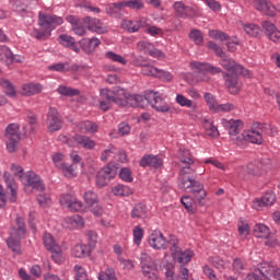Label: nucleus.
Segmentation results:
<instances>
[{
	"label": "nucleus",
	"mask_w": 280,
	"mask_h": 280,
	"mask_svg": "<svg viewBox=\"0 0 280 280\" xmlns=\"http://www.w3.org/2000/svg\"><path fill=\"white\" fill-rule=\"evenodd\" d=\"M100 95V108L104 110V113L110 110L113 104H117V106H131L132 108H145V106L150 105L158 113L170 112L167 102L161 96V93L154 91H149L145 96H143L137 94L130 95L121 88L114 90L102 89Z\"/></svg>",
	"instance_id": "obj_1"
},
{
	"label": "nucleus",
	"mask_w": 280,
	"mask_h": 280,
	"mask_svg": "<svg viewBox=\"0 0 280 280\" xmlns=\"http://www.w3.org/2000/svg\"><path fill=\"white\" fill-rule=\"evenodd\" d=\"M62 23H65V21L58 15L39 13L38 25L40 28H34L33 36L37 40H47V38L51 36V32H54L58 25H62Z\"/></svg>",
	"instance_id": "obj_2"
},
{
	"label": "nucleus",
	"mask_w": 280,
	"mask_h": 280,
	"mask_svg": "<svg viewBox=\"0 0 280 280\" xmlns=\"http://www.w3.org/2000/svg\"><path fill=\"white\" fill-rule=\"evenodd\" d=\"M244 280H280V269L272 262H260Z\"/></svg>",
	"instance_id": "obj_3"
},
{
	"label": "nucleus",
	"mask_w": 280,
	"mask_h": 280,
	"mask_svg": "<svg viewBox=\"0 0 280 280\" xmlns=\"http://www.w3.org/2000/svg\"><path fill=\"white\" fill-rule=\"evenodd\" d=\"M189 66L190 69L198 71V74L195 79L197 84L199 82H210L211 78L205 73H211V75H218V73H222V68L214 67L213 65L207 62L191 61Z\"/></svg>",
	"instance_id": "obj_4"
},
{
	"label": "nucleus",
	"mask_w": 280,
	"mask_h": 280,
	"mask_svg": "<svg viewBox=\"0 0 280 280\" xmlns=\"http://www.w3.org/2000/svg\"><path fill=\"white\" fill-rule=\"evenodd\" d=\"M4 141L7 150L10 154H14L19 150V142L21 141V133H19V125L10 124L4 131Z\"/></svg>",
	"instance_id": "obj_5"
},
{
	"label": "nucleus",
	"mask_w": 280,
	"mask_h": 280,
	"mask_svg": "<svg viewBox=\"0 0 280 280\" xmlns=\"http://www.w3.org/2000/svg\"><path fill=\"white\" fill-rule=\"evenodd\" d=\"M136 67H142L141 71L143 75H149L151 78H159V80H163L164 82H172L173 75L168 71L163 69L154 68V66L145 65L141 62L139 59L135 61Z\"/></svg>",
	"instance_id": "obj_6"
},
{
	"label": "nucleus",
	"mask_w": 280,
	"mask_h": 280,
	"mask_svg": "<svg viewBox=\"0 0 280 280\" xmlns=\"http://www.w3.org/2000/svg\"><path fill=\"white\" fill-rule=\"evenodd\" d=\"M115 176H117V167L115 164L109 163L98 171L96 176L97 187H106V185H108V183H110Z\"/></svg>",
	"instance_id": "obj_7"
},
{
	"label": "nucleus",
	"mask_w": 280,
	"mask_h": 280,
	"mask_svg": "<svg viewBox=\"0 0 280 280\" xmlns=\"http://www.w3.org/2000/svg\"><path fill=\"white\" fill-rule=\"evenodd\" d=\"M47 128L50 132H58V130L62 129L65 121L62 120V116L56 109V107H50L47 114Z\"/></svg>",
	"instance_id": "obj_8"
},
{
	"label": "nucleus",
	"mask_w": 280,
	"mask_h": 280,
	"mask_svg": "<svg viewBox=\"0 0 280 280\" xmlns=\"http://www.w3.org/2000/svg\"><path fill=\"white\" fill-rule=\"evenodd\" d=\"M196 174V168H194L191 165L186 164V166L182 167L179 170L178 174V187L179 189H183V191H187V188L189 185H191V180H195L196 178L191 177Z\"/></svg>",
	"instance_id": "obj_9"
},
{
	"label": "nucleus",
	"mask_w": 280,
	"mask_h": 280,
	"mask_svg": "<svg viewBox=\"0 0 280 280\" xmlns=\"http://www.w3.org/2000/svg\"><path fill=\"white\" fill-rule=\"evenodd\" d=\"M84 202L88 205L94 215L100 218L104 213V208L100 203V199L97 198V194L93 190H88L83 195Z\"/></svg>",
	"instance_id": "obj_10"
},
{
	"label": "nucleus",
	"mask_w": 280,
	"mask_h": 280,
	"mask_svg": "<svg viewBox=\"0 0 280 280\" xmlns=\"http://www.w3.org/2000/svg\"><path fill=\"white\" fill-rule=\"evenodd\" d=\"M187 189H191V194L195 198V202H198L199 207L205 205V198H207V190H205V186L196 180H190V185H188Z\"/></svg>",
	"instance_id": "obj_11"
},
{
	"label": "nucleus",
	"mask_w": 280,
	"mask_h": 280,
	"mask_svg": "<svg viewBox=\"0 0 280 280\" xmlns=\"http://www.w3.org/2000/svg\"><path fill=\"white\" fill-rule=\"evenodd\" d=\"M221 67L226 69V71H230V73H241L243 78H250L252 75L250 70L237 65V62H235L233 59H222Z\"/></svg>",
	"instance_id": "obj_12"
},
{
	"label": "nucleus",
	"mask_w": 280,
	"mask_h": 280,
	"mask_svg": "<svg viewBox=\"0 0 280 280\" xmlns=\"http://www.w3.org/2000/svg\"><path fill=\"white\" fill-rule=\"evenodd\" d=\"M237 75H242V73L223 72V80H225V86L229 89L232 95L240 93V89H242V84H240Z\"/></svg>",
	"instance_id": "obj_13"
},
{
	"label": "nucleus",
	"mask_w": 280,
	"mask_h": 280,
	"mask_svg": "<svg viewBox=\"0 0 280 280\" xmlns=\"http://www.w3.org/2000/svg\"><path fill=\"white\" fill-rule=\"evenodd\" d=\"M149 244L151 248L161 250L167 248V238L163 235V232L154 230L149 236Z\"/></svg>",
	"instance_id": "obj_14"
},
{
	"label": "nucleus",
	"mask_w": 280,
	"mask_h": 280,
	"mask_svg": "<svg viewBox=\"0 0 280 280\" xmlns=\"http://www.w3.org/2000/svg\"><path fill=\"white\" fill-rule=\"evenodd\" d=\"M222 126L225 130H228L230 137H237V135L241 133L244 128V122H242L240 119H222Z\"/></svg>",
	"instance_id": "obj_15"
},
{
	"label": "nucleus",
	"mask_w": 280,
	"mask_h": 280,
	"mask_svg": "<svg viewBox=\"0 0 280 280\" xmlns=\"http://www.w3.org/2000/svg\"><path fill=\"white\" fill-rule=\"evenodd\" d=\"M275 202H277V196L270 190L265 192L260 199L254 200L253 208L259 210L261 207H272Z\"/></svg>",
	"instance_id": "obj_16"
},
{
	"label": "nucleus",
	"mask_w": 280,
	"mask_h": 280,
	"mask_svg": "<svg viewBox=\"0 0 280 280\" xmlns=\"http://www.w3.org/2000/svg\"><path fill=\"white\" fill-rule=\"evenodd\" d=\"M254 7L266 16H276L277 14V8L268 0H254Z\"/></svg>",
	"instance_id": "obj_17"
},
{
	"label": "nucleus",
	"mask_w": 280,
	"mask_h": 280,
	"mask_svg": "<svg viewBox=\"0 0 280 280\" xmlns=\"http://www.w3.org/2000/svg\"><path fill=\"white\" fill-rule=\"evenodd\" d=\"M137 48L142 54H149V56H152V58H165V54L156 49L150 42H139Z\"/></svg>",
	"instance_id": "obj_18"
},
{
	"label": "nucleus",
	"mask_w": 280,
	"mask_h": 280,
	"mask_svg": "<svg viewBox=\"0 0 280 280\" xmlns=\"http://www.w3.org/2000/svg\"><path fill=\"white\" fill-rule=\"evenodd\" d=\"M26 178V187H32V189H35L36 191H43L45 189V184L43 183V179L34 173V172H27L25 174Z\"/></svg>",
	"instance_id": "obj_19"
},
{
	"label": "nucleus",
	"mask_w": 280,
	"mask_h": 280,
	"mask_svg": "<svg viewBox=\"0 0 280 280\" xmlns=\"http://www.w3.org/2000/svg\"><path fill=\"white\" fill-rule=\"evenodd\" d=\"M83 25L90 30V32H96V34H104L106 28L103 25L100 19L85 16L83 19Z\"/></svg>",
	"instance_id": "obj_20"
},
{
	"label": "nucleus",
	"mask_w": 280,
	"mask_h": 280,
	"mask_svg": "<svg viewBox=\"0 0 280 280\" xmlns=\"http://www.w3.org/2000/svg\"><path fill=\"white\" fill-rule=\"evenodd\" d=\"M262 30L265 31V34L268 36L269 40H272L273 43H280V31L273 23L270 21H264Z\"/></svg>",
	"instance_id": "obj_21"
},
{
	"label": "nucleus",
	"mask_w": 280,
	"mask_h": 280,
	"mask_svg": "<svg viewBox=\"0 0 280 280\" xmlns=\"http://www.w3.org/2000/svg\"><path fill=\"white\" fill-rule=\"evenodd\" d=\"M140 166L141 167H154L155 170H159V167H163V160L159 158L158 155H144L140 160Z\"/></svg>",
	"instance_id": "obj_22"
},
{
	"label": "nucleus",
	"mask_w": 280,
	"mask_h": 280,
	"mask_svg": "<svg viewBox=\"0 0 280 280\" xmlns=\"http://www.w3.org/2000/svg\"><path fill=\"white\" fill-rule=\"evenodd\" d=\"M261 175V167L257 164L249 163L246 167H243L238 176L244 180H248V176H260Z\"/></svg>",
	"instance_id": "obj_23"
},
{
	"label": "nucleus",
	"mask_w": 280,
	"mask_h": 280,
	"mask_svg": "<svg viewBox=\"0 0 280 280\" xmlns=\"http://www.w3.org/2000/svg\"><path fill=\"white\" fill-rule=\"evenodd\" d=\"M100 45H102V40H100L97 37L83 38L80 40V46L85 54H93V51H95Z\"/></svg>",
	"instance_id": "obj_24"
},
{
	"label": "nucleus",
	"mask_w": 280,
	"mask_h": 280,
	"mask_svg": "<svg viewBox=\"0 0 280 280\" xmlns=\"http://www.w3.org/2000/svg\"><path fill=\"white\" fill-rule=\"evenodd\" d=\"M58 43L61 44L62 47H66L67 49H72V51H75V54H80V47H78L75 38H73L71 35H59Z\"/></svg>",
	"instance_id": "obj_25"
},
{
	"label": "nucleus",
	"mask_w": 280,
	"mask_h": 280,
	"mask_svg": "<svg viewBox=\"0 0 280 280\" xmlns=\"http://www.w3.org/2000/svg\"><path fill=\"white\" fill-rule=\"evenodd\" d=\"M172 255L175 261L182 264V266H185L191 261V257H194V252H191V249H186L185 252H183V249L179 247V250H175Z\"/></svg>",
	"instance_id": "obj_26"
},
{
	"label": "nucleus",
	"mask_w": 280,
	"mask_h": 280,
	"mask_svg": "<svg viewBox=\"0 0 280 280\" xmlns=\"http://www.w3.org/2000/svg\"><path fill=\"white\" fill-rule=\"evenodd\" d=\"M80 69V67L75 63H71L69 61L59 62L49 67L50 71H58L59 73H67L69 71L75 72Z\"/></svg>",
	"instance_id": "obj_27"
},
{
	"label": "nucleus",
	"mask_w": 280,
	"mask_h": 280,
	"mask_svg": "<svg viewBox=\"0 0 280 280\" xmlns=\"http://www.w3.org/2000/svg\"><path fill=\"white\" fill-rule=\"evenodd\" d=\"M15 237H25L27 233V226L25 225V219L22 217L15 218V228H12V232Z\"/></svg>",
	"instance_id": "obj_28"
},
{
	"label": "nucleus",
	"mask_w": 280,
	"mask_h": 280,
	"mask_svg": "<svg viewBox=\"0 0 280 280\" xmlns=\"http://www.w3.org/2000/svg\"><path fill=\"white\" fill-rule=\"evenodd\" d=\"M132 220H145L148 218V206L145 203H137L131 210Z\"/></svg>",
	"instance_id": "obj_29"
},
{
	"label": "nucleus",
	"mask_w": 280,
	"mask_h": 280,
	"mask_svg": "<svg viewBox=\"0 0 280 280\" xmlns=\"http://www.w3.org/2000/svg\"><path fill=\"white\" fill-rule=\"evenodd\" d=\"M66 229H83L84 219L78 214L65 219Z\"/></svg>",
	"instance_id": "obj_30"
},
{
	"label": "nucleus",
	"mask_w": 280,
	"mask_h": 280,
	"mask_svg": "<svg viewBox=\"0 0 280 280\" xmlns=\"http://www.w3.org/2000/svg\"><path fill=\"white\" fill-rule=\"evenodd\" d=\"M24 237L25 236H16L11 233V236L7 240L9 248H11L13 253H16V255H22L23 253L21 250V240H23Z\"/></svg>",
	"instance_id": "obj_31"
},
{
	"label": "nucleus",
	"mask_w": 280,
	"mask_h": 280,
	"mask_svg": "<svg viewBox=\"0 0 280 280\" xmlns=\"http://www.w3.org/2000/svg\"><path fill=\"white\" fill-rule=\"evenodd\" d=\"M0 62L7 65V67L14 62V54H12L8 46H0Z\"/></svg>",
	"instance_id": "obj_32"
},
{
	"label": "nucleus",
	"mask_w": 280,
	"mask_h": 280,
	"mask_svg": "<svg viewBox=\"0 0 280 280\" xmlns=\"http://www.w3.org/2000/svg\"><path fill=\"white\" fill-rule=\"evenodd\" d=\"M203 128L206 130V135L211 137V139H218V137H220L218 127H215L211 120H203Z\"/></svg>",
	"instance_id": "obj_33"
},
{
	"label": "nucleus",
	"mask_w": 280,
	"mask_h": 280,
	"mask_svg": "<svg viewBox=\"0 0 280 280\" xmlns=\"http://www.w3.org/2000/svg\"><path fill=\"white\" fill-rule=\"evenodd\" d=\"M255 237H260L262 240H268L270 237V229L265 224H256L254 226Z\"/></svg>",
	"instance_id": "obj_34"
},
{
	"label": "nucleus",
	"mask_w": 280,
	"mask_h": 280,
	"mask_svg": "<svg viewBox=\"0 0 280 280\" xmlns=\"http://www.w3.org/2000/svg\"><path fill=\"white\" fill-rule=\"evenodd\" d=\"M178 159L184 165H194L195 163L194 155H191V152L187 149L178 150Z\"/></svg>",
	"instance_id": "obj_35"
},
{
	"label": "nucleus",
	"mask_w": 280,
	"mask_h": 280,
	"mask_svg": "<svg viewBox=\"0 0 280 280\" xmlns=\"http://www.w3.org/2000/svg\"><path fill=\"white\" fill-rule=\"evenodd\" d=\"M43 91V85L40 84H34V83H27L22 86V93L23 95H36Z\"/></svg>",
	"instance_id": "obj_36"
},
{
	"label": "nucleus",
	"mask_w": 280,
	"mask_h": 280,
	"mask_svg": "<svg viewBox=\"0 0 280 280\" xmlns=\"http://www.w3.org/2000/svg\"><path fill=\"white\" fill-rule=\"evenodd\" d=\"M77 141L81 148H84V150H94L96 145L94 140L89 138L88 136L79 135Z\"/></svg>",
	"instance_id": "obj_37"
},
{
	"label": "nucleus",
	"mask_w": 280,
	"mask_h": 280,
	"mask_svg": "<svg viewBox=\"0 0 280 280\" xmlns=\"http://www.w3.org/2000/svg\"><path fill=\"white\" fill-rule=\"evenodd\" d=\"M246 135L247 141H249L250 143H256L258 145H261V143H264V137H261V131L253 128L252 131H247Z\"/></svg>",
	"instance_id": "obj_38"
},
{
	"label": "nucleus",
	"mask_w": 280,
	"mask_h": 280,
	"mask_svg": "<svg viewBox=\"0 0 280 280\" xmlns=\"http://www.w3.org/2000/svg\"><path fill=\"white\" fill-rule=\"evenodd\" d=\"M78 128L80 132H97L98 126L95 122H91L90 120L81 121L78 124Z\"/></svg>",
	"instance_id": "obj_39"
},
{
	"label": "nucleus",
	"mask_w": 280,
	"mask_h": 280,
	"mask_svg": "<svg viewBox=\"0 0 280 280\" xmlns=\"http://www.w3.org/2000/svg\"><path fill=\"white\" fill-rule=\"evenodd\" d=\"M91 247L89 245H77L72 249V255L78 258L89 257L91 255Z\"/></svg>",
	"instance_id": "obj_40"
},
{
	"label": "nucleus",
	"mask_w": 280,
	"mask_h": 280,
	"mask_svg": "<svg viewBox=\"0 0 280 280\" xmlns=\"http://www.w3.org/2000/svg\"><path fill=\"white\" fill-rule=\"evenodd\" d=\"M209 36H210V38H213L214 40H220L221 43H223V45H226L228 40H230V38H231V36H229V34H226L222 31H218V30L209 31Z\"/></svg>",
	"instance_id": "obj_41"
},
{
	"label": "nucleus",
	"mask_w": 280,
	"mask_h": 280,
	"mask_svg": "<svg viewBox=\"0 0 280 280\" xmlns=\"http://www.w3.org/2000/svg\"><path fill=\"white\" fill-rule=\"evenodd\" d=\"M0 86L4 89V93L9 97H14L16 95V89H14V84H12L10 80H5V79L0 80Z\"/></svg>",
	"instance_id": "obj_42"
},
{
	"label": "nucleus",
	"mask_w": 280,
	"mask_h": 280,
	"mask_svg": "<svg viewBox=\"0 0 280 280\" xmlns=\"http://www.w3.org/2000/svg\"><path fill=\"white\" fill-rule=\"evenodd\" d=\"M57 92L60 95H65V97H75V96L80 95V90L73 89V88H68V86H65V85H60L57 89Z\"/></svg>",
	"instance_id": "obj_43"
},
{
	"label": "nucleus",
	"mask_w": 280,
	"mask_h": 280,
	"mask_svg": "<svg viewBox=\"0 0 280 280\" xmlns=\"http://www.w3.org/2000/svg\"><path fill=\"white\" fill-rule=\"evenodd\" d=\"M7 187L10 190V202H16V187H14V179L8 177V173H4Z\"/></svg>",
	"instance_id": "obj_44"
},
{
	"label": "nucleus",
	"mask_w": 280,
	"mask_h": 280,
	"mask_svg": "<svg viewBox=\"0 0 280 280\" xmlns=\"http://www.w3.org/2000/svg\"><path fill=\"white\" fill-rule=\"evenodd\" d=\"M142 268V273L147 279H156V265L153 262L151 265H144L141 267Z\"/></svg>",
	"instance_id": "obj_45"
},
{
	"label": "nucleus",
	"mask_w": 280,
	"mask_h": 280,
	"mask_svg": "<svg viewBox=\"0 0 280 280\" xmlns=\"http://www.w3.org/2000/svg\"><path fill=\"white\" fill-rule=\"evenodd\" d=\"M175 101L179 104V106H185L186 108H192V109L197 108L196 103L185 97L183 94H177Z\"/></svg>",
	"instance_id": "obj_46"
},
{
	"label": "nucleus",
	"mask_w": 280,
	"mask_h": 280,
	"mask_svg": "<svg viewBox=\"0 0 280 280\" xmlns=\"http://www.w3.org/2000/svg\"><path fill=\"white\" fill-rule=\"evenodd\" d=\"M175 14L178 19H187V13H185V10H187V5L185 3L177 1L173 4Z\"/></svg>",
	"instance_id": "obj_47"
},
{
	"label": "nucleus",
	"mask_w": 280,
	"mask_h": 280,
	"mask_svg": "<svg viewBox=\"0 0 280 280\" xmlns=\"http://www.w3.org/2000/svg\"><path fill=\"white\" fill-rule=\"evenodd\" d=\"M78 136L79 135H75L73 137H67L65 135H60L58 139L59 141H61V143H66L67 145H69V148H75L80 145V143L78 142Z\"/></svg>",
	"instance_id": "obj_48"
},
{
	"label": "nucleus",
	"mask_w": 280,
	"mask_h": 280,
	"mask_svg": "<svg viewBox=\"0 0 280 280\" xmlns=\"http://www.w3.org/2000/svg\"><path fill=\"white\" fill-rule=\"evenodd\" d=\"M74 280H89V273L82 265H75L74 268Z\"/></svg>",
	"instance_id": "obj_49"
},
{
	"label": "nucleus",
	"mask_w": 280,
	"mask_h": 280,
	"mask_svg": "<svg viewBox=\"0 0 280 280\" xmlns=\"http://www.w3.org/2000/svg\"><path fill=\"white\" fill-rule=\"evenodd\" d=\"M112 194H114V196H131L132 189L128 186L118 185L112 188Z\"/></svg>",
	"instance_id": "obj_50"
},
{
	"label": "nucleus",
	"mask_w": 280,
	"mask_h": 280,
	"mask_svg": "<svg viewBox=\"0 0 280 280\" xmlns=\"http://www.w3.org/2000/svg\"><path fill=\"white\" fill-rule=\"evenodd\" d=\"M105 58H108V60H112V62H119V65H128V60L124 58L121 55H118L115 51H107L105 54Z\"/></svg>",
	"instance_id": "obj_51"
},
{
	"label": "nucleus",
	"mask_w": 280,
	"mask_h": 280,
	"mask_svg": "<svg viewBox=\"0 0 280 280\" xmlns=\"http://www.w3.org/2000/svg\"><path fill=\"white\" fill-rule=\"evenodd\" d=\"M189 38L195 42V45H202L205 37H202V32L198 28H192L189 33Z\"/></svg>",
	"instance_id": "obj_52"
},
{
	"label": "nucleus",
	"mask_w": 280,
	"mask_h": 280,
	"mask_svg": "<svg viewBox=\"0 0 280 280\" xmlns=\"http://www.w3.org/2000/svg\"><path fill=\"white\" fill-rule=\"evenodd\" d=\"M43 240H44L45 248L49 252L54 250L55 246H60V245L56 244V241H54V236H51V234H49V233L44 234Z\"/></svg>",
	"instance_id": "obj_53"
},
{
	"label": "nucleus",
	"mask_w": 280,
	"mask_h": 280,
	"mask_svg": "<svg viewBox=\"0 0 280 280\" xmlns=\"http://www.w3.org/2000/svg\"><path fill=\"white\" fill-rule=\"evenodd\" d=\"M182 205H184L185 209L188 211V213H194V198H191V196L186 195L184 197H182Z\"/></svg>",
	"instance_id": "obj_54"
},
{
	"label": "nucleus",
	"mask_w": 280,
	"mask_h": 280,
	"mask_svg": "<svg viewBox=\"0 0 280 280\" xmlns=\"http://www.w3.org/2000/svg\"><path fill=\"white\" fill-rule=\"evenodd\" d=\"M246 141H248L246 132H243V133L238 132L236 136L231 137V142L235 143V145H238L240 148H242V145H244Z\"/></svg>",
	"instance_id": "obj_55"
},
{
	"label": "nucleus",
	"mask_w": 280,
	"mask_h": 280,
	"mask_svg": "<svg viewBox=\"0 0 280 280\" xmlns=\"http://www.w3.org/2000/svg\"><path fill=\"white\" fill-rule=\"evenodd\" d=\"M167 244L171 245L170 250L172 254L178 252L180 248V246H178V238L173 234L168 235L166 238V246Z\"/></svg>",
	"instance_id": "obj_56"
},
{
	"label": "nucleus",
	"mask_w": 280,
	"mask_h": 280,
	"mask_svg": "<svg viewBox=\"0 0 280 280\" xmlns=\"http://www.w3.org/2000/svg\"><path fill=\"white\" fill-rule=\"evenodd\" d=\"M244 32H246V34H248V36H254L255 38H257V36H259L261 30L259 28V26H257L255 24H246L244 26Z\"/></svg>",
	"instance_id": "obj_57"
},
{
	"label": "nucleus",
	"mask_w": 280,
	"mask_h": 280,
	"mask_svg": "<svg viewBox=\"0 0 280 280\" xmlns=\"http://www.w3.org/2000/svg\"><path fill=\"white\" fill-rule=\"evenodd\" d=\"M122 27L124 30H126L127 32H130L131 34L135 32H139V23L137 21L125 20L122 22Z\"/></svg>",
	"instance_id": "obj_58"
},
{
	"label": "nucleus",
	"mask_w": 280,
	"mask_h": 280,
	"mask_svg": "<svg viewBox=\"0 0 280 280\" xmlns=\"http://www.w3.org/2000/svg\"><path fill=\"white\" fill-rule=\"evenodd\" d=\"M98 280H117V276L115 275V269L107 268L105 271L98 275Z\"/></svg>",
	"instance_id": "obj_59"
},
{
	"label": "nucleus",
	"mask_w": 280,
	"mask_h": 280,
	"mask_svg": "<svg viewBox=\"0 0 280 280\" xmlns=\"http://www.w3.org/2000/svg\"><path fill=\"white\" fill-rule=\"evenodd\" d=\"M28 5L30 0H14L13 10H15V12H25Z\"/></svg>",
	"instance_id": "obj_60"
},
{
	"label": "nucleus",
	"mask_w": 280,
	"mask_h": 280,
	"mask_svg": "<svg viewBox=\"0 0 280 280\" xmlns=\"http://www.w3.org/2000/svg\"><path fill=\"white\" fill-rule=\"evenodd\" d=\"M208 48L211 49L215 56H219V58H226V54L224 50H222V47H220V45L215 44L214 42H209Z\"/></svg>",
	"instance_id": "obj_61"
},
{
	"label": "nucleus",
	"mask_w": 280,
	"mask_h": 280,
	"mask_svg": "<svg viewBox=\"0 0 280 280\" xmlns=\"http://www.w3.org/2000/svg\"><path fill=\"white\" fill-rule=\"evenodd\" d=\"M59 170H61L66 178H73V176H75V168H73L71 164L65 163Z\"/></svg>",
	"instance_id": "obj_62"
},
{
	"label": "nucleus",
	"mask_w": 280,
	"mask_h": 280,
	"mask_svg": "<svg viewBox=\"0 0 280 280\" xmlns=\"http://www.w3.org/2000/svg\"><path fill=\"white\" fill-rule=\"evenodd\" d=\"M209 262L211 266H213V268H217V270H224L225 268L224 260L218 256L210 257Z\"/></svg>",
	"instance_id": "obj_63"
},
{
	"label": "nucleus",
	"mask_w": 280,
	"mask_h": 280,
	"mask_svg": "<svg viewBox=\"0 0 280 280\" xmlns=\"http://www.w3.org/2000/svg\"><path fill=\"white\" fill-rule=\"evenodd\" d=\"M126 3L130 10H143L145 8L143 0H126Z\"/></svg>",
	"instance_id": "obj_64"
}]
</instances>
